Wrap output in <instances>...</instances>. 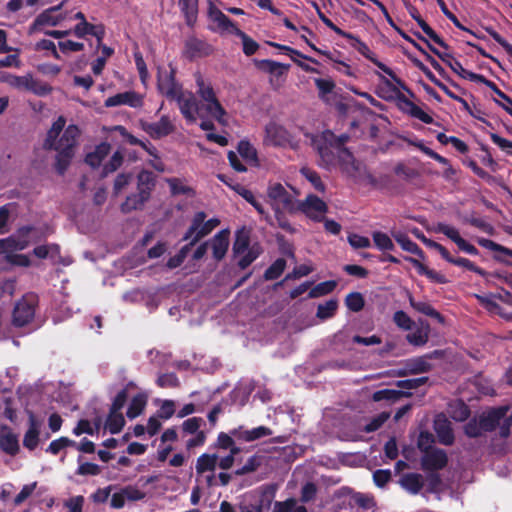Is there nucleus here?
Listing matches in <instances>:
<instances>
[{"instance_id":"obj_1","label":"nucleus","mask_w":512,"mask_h":512,"mask_svg":"<svg viewBox=\"0 0 512 512\" xmlns=\"http://www.w3.org/2000/svg\"><path fill=\"white\" fill-rule=\"evenodd\" d=\"M197 94L201 99L199 105L194 94L188 90H182L173 99L177 102L182 116L188 123H195L202 116L204 111L208 116L215 119L220 125L227 127L230 124V116L218 101L216 94L210 85L202 76L196 78Z\"/></svg>"},{"instance_id":"obj_2","label":"nucleus","mask_w":512,"mask_h":512,"mask_svg":"<svg viewBox=\"0 0 512 512\" xmlns=\"http://www.w3.org/2000/svg\"><path fill=\"white\" fill-rule=\"evenodd\" d=\"M65 125L66 119L59 116L48 130L44 142L46 148L57 152L56 168L60 173L66 170L73 158L81 134L78 126L70 124L65 127Z\"/></svg>"},{"instance_id":"obj_3","label":"nucleus","mask_w":512,"mask_h":512,"mask_svg":"<svg viewBox=\"0 0 512 512\" xmlns=\"http://www.w3.org/2000/svg\"><path fill=\"white\" fill-rule=\"evenodd\" d=\"M334 135L330 131L317 138L315 143L322 161L327 166L339 164L342 170L357 181L369 179L366 167L355 161L352 154L340 144L333 145Z\"/></svg>"},{"instance_id":"obj_4","label":"nucleus","mask_w":512,"mask_h":512,"mask_svg":"<svg viewBox=\"0 0 512 512\" xmlns=\"http://www.w3.org/2000/svg\"><path fill=\"white\" fill-rule=\"evenodd\" d=\"M40 238L37 228L25 226L13 234L12 236L0 239V254H4L6 260L16 266L27 267L30 265V259L27 255L16 254V251L24 250L32 242H36Z\"/></svg>"},{"instance_id":"obj_5","label":"nucleus","mask_w":512,"mask_h":512,"mask_svg":"<svg viewBox=\"0 0 512 512\" xmlns=\"http://www.w3.org/2000/svg\"><path fill=\"white\" fill-rule=\"evenodd\" d=\"M507 411V407H499L483 413L480 418V426L478 427L472 422L468 423L465 427L466 434L475 437L480 433L481 429L490 431L499 426L500 435L507 437L512 425V417L507 416Z\"/></svg>"},{"instance_id":"obj_6","label":"nucleus","mask_w":512,"mask_h":512,"mask_svg":"<svg viewBox=\"0 0 512 512\" xmlns=\"http://www.w3.org/2000/svg\"><path fill=\"white\" fill-rule=\"evenodd\" d=\"M266 196L275 214L280 212L293 213L298 209L297 193L291 187H286L279 182L268 184Z\"/></svg>"},{"instance_id":"obj_7","label":"nucleus","mask_w":512,"mask_h":512,"mask_svg":"<svg viewBox=\"0 0 512 512\" xmlns=\"http://www.w3.org/2000/svg\"><path fill=\"white\" fill-rule=\"evenodd\" d=\"M233 252L238 259L239 266L246 268L259 256L260 248L258 245H249V232L243 228L236 233Z\"/></svg>"},{"instance_id":"obj_8","label":"nucleus","mask_w":512,"mask_h":512,"mask_svg":"<svg viewBox=\"0 0 512 512\" xmlns=\"http://www.w3.org/2000/svg\"><path fill=\"white\" fill-rule=\"evenodd\" d=\"M205 218L204 212H197L183 240H191L190 245H194L199 239L211 233L220 224L218 218H211L207 221H205Z\"/></svg>"},{"instance_id":"obj_9","label":"nucleus","mask_w":512,"mask_h":512,"mask_svg":"<svg viewBox=\"0 0 512 512\" xmlns=\"http://www.w3.org/2000/svg\"><path fill=\"white\" fill-rule=\"evenodd\" d=\"M36 304L37 298L32 294L20 299L13 311V324L19 327L29 324L34 318Z\"/></svg>"},{"instance_id":"obj_10","label":"nucleus","mask_w":512,"mask_h":512,"mask_svg":"<svg viewBox=\"0 0 512 512\" xmlns=\"http://www.w3.org/2000/svg\"><path fill=\"white\" fill-rule=\"evenodd\" d=\"M208 18L212 23L211 29L220 34L236 35L240 30L220 9L212 2L208 6Z\"/></svg>"},{"instance_id":"obj_11","label":"nucleus","mask_w":512,"mask_h":512,"mask_svg":"<svg viewBox=\"0 0 512 512\" xmlns=\"http://www.w3.org/2000/svg\"><path fill=\"white\" fill-rule=\"evenodd\" d=\"M140 127L153 139L166 137L175 130L173 120L167 115H163L157 122L141 120Z\"/></svg>"},{"instance_id":"obj_12","label":"nucleus","mask_w":512,"mask_h":512,"mask_svg":"<svg viewBox=\"0 0 512 512\" xmlns=\"http://www.w3.org/2000/svg\"><path fill=\"white\" fill-rule=\"evenodd\" d=\"M263 143L266 146L285 147L291 143V136L283 126L270 122L265 126Z\"/></svg>"},{"instance_id":"obj_13","label":"nucleus","mask_w":512,"mask_h":512,"mask_svg":"<svg viewBox=\"0 0 512 512\" xmlns=\"http://www.w3.org/2000/svg\"><path fill=\"white\" fill-rule=\"evenodd\" d=\"M297 211L303 212L307 217L315 221H321L327 212L324 201L314 195H308L305 200L297 202Z\"/></svg>"},{"instance_id":"obj_14","label":"nucleus","mask_w":512,"mask_h":512,"mask_svg":"<svg viewBox=\"0 0 512 512\" xmlns=\"http://www.w3.org/2000/svg\"><path fill=\"white\" fill-rule=\"evenodd\" d=\"M65 19L60 7H53L39 14L30 27L31 33L45 32L46 27L56 26Z\"/></svg>"},{"instance_id":"obj_15","label":"nucleus","mask_w":512,"mask_h":512,"mask_svg":"<svg viewBox=\"0 0 512 512\" xmlns=\"http://www.w3.org/2000/svg\"><path fill=\"white\" fill-rule=\"evenodd\" d=\"M144 104V95L133 90L124 91L108 97L104 105L106 107L128 106L130 108L139 109Z\"/></svg>"},{"instance_id":"obj_16","label":"nucleus","mask_w":512,"mask_h":512,"mask_svg":"<svg viewBox=\"0 0 512 512\" xmlns=\"http://www.w3.org/2000/svg\"><path fill=\"white\" fill-rule=\"evenodd\" d=\"M447 455L442 449L430 448L424 451L421 465L424 470H439L446 466Z\"/></svg>"},{"instance_id":"obj_17","label":"nucleus","mask_w":512,"mask_h":512,"mask_svg":"<svg viewBox=\"0 0 512 512\" xmlns=\"http://www.w3.org/2000/svg\"><path fill=\"white\" fill-rule=\"evenodd\" d=\"M264 493L253 490L245 493L238 504L240 512H263Z\"/></svg>"},{"instance_id":"obj_18","label":"nucleus","mask_w":512,"mask_h":512,"mask_svg":"<svg viewBox=\"0 0 512 512\" xmlns=\"http://www.w3.org/2000/svg\"><path fill=\"white\" fill-rule=\"evenodd\" d=\"M254 63L260 71L270 75L271 83L282 77L289 69V65L273 60H255Z\"/></svg>"},{"instance_id":"obj_19","label":"nucleus","mask_w":512,"mask_h":512,"mask_svg":"<svg viewBox=\"0 0 512 512\" xmlns=\"http://www.w3.org/2000/svg\"><path fill=\"white\" fill-rule=\"evenodd\" d=\"M231 433L235 439L244 442H251L272 435L271 429L265 426H259L250 430L239 427L237 429H233Z\"/></svg>"},{"instance_id":"obj_20","label":"nucleus","mask_w":512,"mask_h":512,"mask_svg":"<svg viewBox=\"0 0 512 512\" xmlns=\"http://www.w3.org/2000/svg\"><path fill=\"white\" fill-rule=\"evenodd\" d=\"M229 235L228 229L221 230L218 232L209 242L208 245L212 249L213 257L216 260H221L229 247Z\"/></svg>"},{"instance_id":"obj_21","label":"nucleus","mask_w":512,"mask_h":512,"mask_svg":"<svg viewBox=\"0 0 512 512\" xmlns=\"http://www.w3.org/2000/svg\"><path fill=\"white\" fill-rule=\"evenodd\" d=\"M158 89L161 94L171 100H173L177 94L183 90L182 87L174 81L173 77L169 73L159 75Z\"/></svg>"},{"instance_id":"obj_22","label":"nucleus","mask_w":512,"mask_h":512,"mask_svg":"<svg viewBox=\"0 0 512 512\" xmlns=\"http://www.w3.org/2000/svg\"><path fill=\"white\" fill-rule=\"evenodd\" d=\"M71 33L78 38H84L86 35L90 34L96 38L99 45L105 34L101 26L92 25L88 22H79L74 29L71 30Z\"/></svg>"},{"instance_id":"obj_23","label":"nucleus","mask_w":512,"mask_h":512,"mask_svg":"<svg viewBox=\"0 0 512 512\" xmlns=\"http://www.w3.org/2000/svg\"><path fill=\"white\" fill-rule=\"evenodd\" d=\"M0 448L10 455H15L19 450L16 435L7 427L0 428Z\"/></svg>"},{"instance_id":"obj_24","label":"nucleus","mask_w":512,"mask_h":512,"mask_svg":"<svg viewBox=\"0 0 512 512\" xmlns=\"http://www.w3.org/2000/svg\"><path fill=\"white\" fill-rule=\"evenodd\" d=\"M434 428L439 441L444 445H450L453 442V433L450 422L443 416L438 415L434 422Z\"/></svg>"},{"instance_id":"obj_25","label":"nucleus","mask_w":512,"mask_h":512,"mask_svg":"<svg viewBox=\"0 0 512 512\" xmlns=\"http://www.w3.org/2000/svg\"><path fill=\"white\" fill-rule=\"evenodd\" d=\"M40 423L37 421L33 414L29 416V429L25 433L23 445L32 450L38 445L39 441Z\"/></svg>"},{"instance_id":"obj_26","label":"nucleus","mask_w":512,"mask_h":512,"mask_svg":"<svg viewBox=\"0 0 512 512\" xmlns=\"http://www.w3.org/2000/svg\"><path fill=\"white\" fill-rule=\"evenodd\" d=\"M399 483L403 489L411 494H417L420 492L424 485L422 475L418 473H408L401 477Z\"/></svg>"},{"instance_id":"obj_27","label":"nucleus","mask_w":512,"mask_h":512,"mask_svg":"<svg viewBox=\"0 0 512 512\" xmlns=\"http://www.w3.org/2000/svg\"><path fill=\"white\" fill-rule=\"evenodd\" d=\"M314 83L318 89L320 99L327 103L333 101L335 84L330 78H316Z\"/></svg>"},{"instance_id":"obj_28","label":"nucleus","mask_w":512,"mask_h":512,"mask_svg":"<svg viewBox=\"0 0 512 512\" xmlns=\"http://www.w3.org/2000/svg\"><path fill=\"white\" fill-rule=\"evenodd\" d=\"M110 153V145L107 143H101L94 151L90 152L86 156V163L93 168L99 167L103 164V161Z\"/></svg>"},{"instance_id":"obj_29","label":"nucleus","mask_w":512,"mask_h":512,"mask_svg":"<svg viewBox=\"0 0 512 512\" xmlns=\"http://www.w3.org/2000/svg\"><path fill=\"white\" fill-rule=\"evenodd\" d=\"M419 324V327H417L413 332L406 336L407 341L415 346L424 345L429 338V325L422 321H420Z\"/></svg>"},{"instance_id":"obj_30","label":"nucleus","mask_w":512,"mask_h":512,"mask_svg":"<svg viewBox=\"0 0 512 512\" xmlns=\"http://www.w3.org/2000/svg\"><path fill=\"white\" fill-rule=\"evenodd\" d=\"M447 65L452 69L454 73H456L463 79H468L475 82L485 81V78L482 75L466 70L462 66V64L455 58H449V63Z\"/></svg>"},{"instance_id":"obj_31","label":"nucleus","mask_w":512,"mask_h":512,"mask_svg":"<svg viewBox=\"0 0 512 512\" xmlns=\"http://www.w3.org/2000/svg\"><path fill=\"white\" fill-rule=\"evenodd\" d=\"M148 395L146 393H138L135 395L128 407L127 416L130 419L138 417L146 407Z\"/></svg>"},{"instance_id":"obj_32","label":"nucleus","mask_w":512,"mask_h":512,"mask_svg":"<svg viewBox=\"0 0 512 512\" xmlns=\"http://www.w3.org/2000/svg\"><path fill=\"white\" fill-rule=\"evenodd\" d=\"M392 235L403 250L417 255L421 260L425 258L424 253L419 246L410 240L405 234L397 232Z\"/></svg>"},{"instance_id":"obj_33","label":"nucleus","mask_w":512,"mask_h":512,"mask_svg":"<svg viewBox=\"0 0 512 512\" xmlns=\"http://www.w3.org/2000/svg\"><path fill=\"white\" fill-rule=\"evenodd\" d=\"M148 198L149 197L148 194H146V192H138L137 194L130 195L121 205V210L124 213L131 212L132 210H137L143 206V204L148 200Z\"/></svg>"},{"instance_id":"obj_34","label":"nucleus","mask_w":512,"mask_h":512,"mask_svg":"<svg viewBox=\"0 0 512 512\" xmlns=\"http://www.w3.org/2000/svg\"><path fill=\"white\" fill-rule=\"evenodd\" d=\"M186 47L192 57L207 56L212 51V48L209 44L199 39L188 40Z\"/></svg>"},{"instance_id":"obj_35","label":"nucleus","mask_w":512,"mask_h":512,"mask_svg":"<svg viewBox=\"0 0 512 512\" xmlns=\"http://www.w3.org/2000/svg\"><path fill=\"white\" fill-rule=\"evenodd\" d=\"M237 151L247 163L258 165L257 151L250 142L245 140L240 141L237 147Z\"/></svg>"},{"instance_id":"obj_36","label":"nucleus","mask_w":512,"mask_h":512,"mask_svg":"<svg viewBox=\"0 0 512 512\" xmlns=\"http://www.w3.org/2000/svg\"><path fill=\"white\" fill-rule=\"evenodd\" d=\"M27 78L28 74L24 76H16L5 71H0V82L6 83L12 88L18 90H25V86H27Z\"/></svg>"},{"instance_id":"obj_37","label":"nucleus","mask_w":512,"mask_h":512,"mask_svg":"<svg viewBox=\"0 0 512 512\" xmlns=\"http://www.w3.org/2000/svg\"><path fill=\"white\" fill-rule=\"evenodd\" d=\"M25 90L30 91L38 96H45L52 91V88L46 83L35 80L32 75L28 74L27 86H25Z\"/></svg>"},{"instance_id":"obj_38","label":"nucleus","mask_w":512,"mask_h":512,"mask_svg":"<svg viewBox=\"0 0 512 512\" xmlns=\"http://www.w3.org/2000/svg\"><path fill=\"white\" fill-rule=\"evenodd\" d=\"M337 308H338V301L335 299H330V300L326 301L325 303L318 305L316 316L320 320L329 319V318L333 317Z\"/></svg>"},{"instance_id":"obj_39","label":"nucleus","mask_w":512,"mask_h":512,"mask_svg":"<svg viewBox=\"0 0 512 512\" xmlns=\"http://www.w3.org/2000/svg\"><path fill=\"white\" fill-rule=\"evenodd\" d=\"M409 303L416 311L442 321L441 315L429 303L416 301L412 296H409Z\"/></svg>"},{"instance_id":"obj_40","label":"nucleus","mask_w":512,"mask_h":512,"mask_svg":"<svg viewBox=\"0 0 512 512\" xmlns=\"http://www.w3.org/2000/svg\"><path fill=\"white\" fill-rule=\"evenodd\" d=\"M125 420L121 412L118 411H110L108 419L106 421L105 427L112 433L116 434L120 432L122 427L124 426Z\"/></svg>"},{"instance_id":"obj_41","label":"nucleus","mask_w":512,"mask_h":512,"mask_svg":"<svg viewBox=\"0 0 512 512\" xmlns=\"http://www.w3.org/2000/svg\"><path fill=\"white\" fill-rule=\"evenodd\" d=\"M217 464V457L215 455L203 454L197 459L196 471L204 473L214 471Z\"/></svg>"},{"instance_id":"obj_42","label":"nucleus","mask_w":512,"mask_h":512,"mask_svg":"<svg viewBox=\"0 0 512 512\" xmlns=\"http://www.w3.org/2000/svg\"><path fill=\"white\" fill-rule=\"evenodd\" d=\"M449 414L456 421H464L469 416V410L462 401H455L449 405Z\"/></svg>"},{"instance_id":"obj_43","label":"nucleus","mask_w":512,"mask_h":512,"mask_svg":"<svg viewBox=\"0 0 512 512\" xmlns=\"http://www.w3.org/2000/svg\"><path fill=\"white\" fill-rule=\"evenodd\" d=\"M154 186V176L149 171H142L138 175V192H146L148 197L150 196V191Z\"/></svg>"},{"instance_id":"obj_44","label":"nucleus","mask_w":512,"mask_h":512,"mask_svg":"<svg viewBox=\"0 0 512 512\" xmlns=\"http://www.w3.org/2000/svg\"><path fill=\"white\" fill-rule=\"evenodd\" d=\"M179 3L185 14L187 23L192 24L196 17L198 0H179Z\"/></svg>"},{"instance_id":"obj_45","label":"nucleus","mask_w":512,"mask_h":512,"mask_svg":"<svg viewBox=\"0 0 512 512\" xmlns=\"http://www.w3.org/2000/svg\"><path fill=\"white\" fill-rule=\"evenodd\" d=\"M336 285L337 283L333 280L321 282L310 290L309 297L317 298L320 296H324L332 292L335 289Z\"/></svg>"},{"instance_id":"obj_46","label":"nucleus","mask_w":512,"mask_h":512,"mask_svg":"<svg viewBox=\"0 0 512 512\" xmlns=\"http://www.w3.org/2000/svg\"><path fill=\"white\" fill-rule=\"evenodd\" d=\"M393 321L398 328L405 331L411 330L414 324V321L411 319V317L402 310H398L394 313Z\"/></svg>"},{"instance_id":"obj_47","label":"nucleus","mask_w":512,"mask_h":512,"mask_svg":"<svg viewBox=\"0 0 512 512\" xmlns=\"http://www.w3.org/2000/svg\"><path fill=\"white\" fill-rule=\"evenodd\" d=\"M236 36H238L242 40L243 52L245 55L251 56L258 50V43L254 41L252 38H250L243 31L239 30Z\"/></svg>"},{"instance_id":"obj_48","label":"nucleus","mask_w":512,"mask_h":512,"mask_svg":"<svg viewBox=\"0 0 512 512\" xmlns=\"http://www.w3.org/2000/svg\"><path fill=\"white\" fill-rule=\"evenodd\" d=\"M33 254L41 259L52 258L54 259L59 254V247L57 245H42L34 248Z\"/></svg>"},{"instance_id":"obj_49","label":"nucleus","mask_w":512,"mask_h":512,"mask_svg":"<svg viewBox=\"0 0 512 512\" xmlns=\"http://www.w3.org/2000/svg\"><path fill=\"white\" fill-rule=\"evenodd\" d=\"M373 241L376 247L382 251L392 250L394 247L391 238L387 234L382 232H374Z\"/></svg>"},{"instance_id":"obj_50","label":"nucleus","mask_w":512,"mask_h":512,"mask_svg":"<svg viewBox=\"0 0 512 512\" xmlns=\"http://www.w3.org/2000/svg\"><path fill=\"white\" fill-rule=\"evenodd\" d=\"M437 231L443 233L445 236L451 239L457 246H459V243L463 241V238L460 236L459 231L453 226L447 224H439Z\"/></svg>"},{"instance_id":"obj_51","label":"nucleus","mask_w":512,"mask_h":512,"mask_svg":"<svg viewBox=\"0 0 512 512\" xmlns=\"http://www.w3.org/2000/svg\"><path fill=\"white\" fill-rule=\"evenodd\" d=\"M345 303L351 311L358 312L364 306V299L360 293L354 292L347 295Z\"/></svg>"},{"instance_id":"obj_52","label":"nucleus","mask_w":512,"mask_h":512,"mask_svg":"<svg viewBox=\"0 0 512 512\" xmlns=\"http://www.w3.org/2000/svg\"><path fill=\"white\" fill-rule=\"evenodd\" d=\"M301 174L313 185L316 190L321 192L324 191V184L315 171L308 167H303L301 169Z\"/></svg>"},{"instance_id":"obj_53","label":"nucleus","mask_w":512,"mask_h":512,"mask_svg":"<svg viewBox=\"0 0 512 512\" xmlns=\"http://www.w3.org/2000/svg\"><path fill=\"white\" fill-rule=\"evenodd\" d=\"M123 156L120 152H115L109 161L103 165V175L106 176L109 173L116 171L122 164Z\"/></svg>"},{"instance_id":"obj_54","label":"nucleus","mask_w":512,"mask_h":512,"mask_svg":"<svg viewBox=\"0 0 512 512\" xmlns=\"http://www.w3.org/2000/svg\"><path fill=\"white\" fill-rule=\"evenodd\" d=\"M170 190L173 194H186L192 193V189L187 186L182 180L177 178H171L167 180Z\"/></svg>"},{"instance_id":"obj_55","label":"nucleus","mask_w":512,"mask_h":512,"mask_svg":"<svg viewBox=\"0 0 512 512\" xmlns=\"http://www.w3.org/2000/svg\"><path fill=\"white\" fill-rule=\"evenodd\" d=\"M75 445V442L68 439V438H65V437H61L57 440H54L52 441L49 446H48V449L47 451L56 455L58 454L62 449L68 447V446H74Z\"/></svg>"},{"instance_id":"obj_56","label":"nucleus","mask_w":512,"mask_h":512,"mask_svg":"<svg viewBox=\"0 0 512 512\" xmlns=\"http://www.w3.org/2000/svg\"><path fill=\"white\" fill-rule=\"evenodd\" d=\"M285 260L283 259H278L276 260L268 269L267 271L265 272V277L269 280H272V279H275L277 278L278 276L281 275V273L284 271L285 269Z\"/></svg>"},{"instance_id":"obj_57","label":"nucleus","mask_w":512,"mask_h":512,"mask_svg":"<svg viewBox=\"0 0 512 512\" xmlns=\"http://www.w3.org/2000/svg\"><path fill=\"white\" fill-rule=\"evenodd\" d=\"M58 45L63 53L79 52L84 49V44L82 42L72 40L60 41Z\"/></svg>"},{"instance_id":"obj_58","label":"nucleus","mask_w":512,"mask_h":512,"mask_svg":"<svg viewBox=\"0 0 512 512\" xmlns=\"http://www.w3.org/2000/svg\"><path fill=\"white\" fill-rule=\"evenodd\" d=\"M37 483L33 482L27 485H24L21 489V491L16 495L14 499L15 505H20L23 503L28 497L32 495L34 490L36 489Z\"/></svg>"},{"instance_id":"obj_59","label":"nucleus","mask_w":512,"mask_h":512,"mask_svg":"<svg viewBox=\"0 0 512 512\" xmlns=\"http://www.w3.org/2000/svg\"><path fill=\"white\" fill-rule=\"evenodd\" d=\"M417 22L423 32L437 45L446 48L444 42L442 39L432 30V28L429 27V25L424 22L422 19L418 18Z\"/></svg>"},{"instance_id":"obj_60","label":"nucleus","mask_w":512,"mask_h":512,"mask_svg":"<svg viewBox=\"0 0 512 512\" xmlns=\"http://www.w3.org/2000/svg\"><path fill=\"white\" fill-rule=\"evenodd\" d=\"M417 22L423 32L437 45L446 48L444 42L442 39L432 30V28L429 27V25L424 22L422 19L418 18Z\"/></svg>"},{"instance_id":"obj_61","label":"nucleus","mask_w":512,"mask_h":512,"mask_svg":"<svg viewBox=\"0 0 512 512\" xmlns=\"http://www.w3.org/2000/svg\"><path fill=\"white\" fill-rule=\"evenodd\" d=\"M35 50L37 51H47V52H50L51 55L53 57H55L56 59H59L60 56H59V53L56 49V46L54 44V42L50 41V40H41V41H38L36 44H35Z\"/></svg>"},{"instance_id":"obj_62","label":"nucleus","mask_w":512,"mask_h":512,"mask_svg":"<svg viewBox=\"0 0 512 512\" xmlns=\"http://www.w3.org/2000/svg\"><path fill=\"white\" fill-rule=\"evenodd\" d=\"M485 305V307L492 313H496L501 315L503 318H505L508 321H512V313L504 314L501 312V308L491 299L485 298V297H478Z\"/></svg>"},{"instance_id":"obj_63","label":"nucleus","mask_w":512,"mask_h":512,"mask_svg":"<svg viewBox=\"0 0 512 512\" xmlns=\"http://www.w3.org/2000/svg\"><path fill=\"white\" fill-rule=\"evenodd\" d=\"M348 242L350 245L356 249L358 248H368L370 246L369 238L359 235V234H350L348 236Z\"/></svg>"},{"instance_id":"obj_64","label":"nucleus","mask_w":512,"mask_h":512,"mask_svg":"<svg viewBox=\"0 0 512 512\" xmlns=\"http://www.w3.org/2000/svg\"><path fill=\"white\" fill-rule=\"evenodd\" d=\"M83 504V496H74L65 501L64 505L68 508L69 512H82Z\"/></svg>"}]
</instances>
